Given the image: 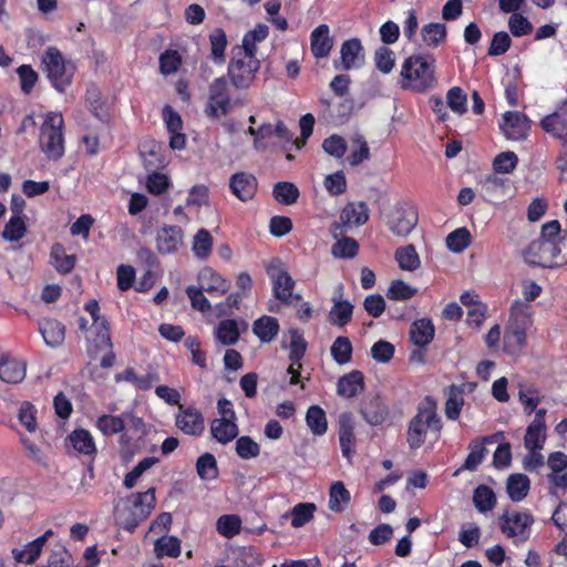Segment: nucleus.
<instances>
[{
  "label": "nucleus",
  "mask_w": 567,
  "mask_h": 567,
  "mask_svg": "<svg viewBox=\"0 0 567 567\" xmlns=\"http://www.w3.org/2000/svg\"><path fill=\"white\" fill-rule=\"evenodd\" d=\"M182 64V58L177 51L167 50L159 56V70L164 75L174 74Z\"/></svg>",
  "instance_id": "obj_64"
},
{
  "label": "nucleus",
  "mask_w": 567,
  "mask_h": 567,
  "mask_svg": "<svg viewBox=\"0 0 567 567\" xmlns=\"http://www.w3.org/2000/svg\"><path fill=\"white\" fill-rule=\"evenodd\" d=\"M343 287L339 285L333 293V306L329 312V321L338 327L346 326L352 318L353 306L350 301L342 299Z\"/></svg>",
  "instance_id": "obj_20"
},
{
  "label": "nucleus",
  "mask_w": 567,
  "mask_h": 567,
  "mask_svg": "<svg viewBox=\"0 0 567 567\" xmlns=\"http://www.w3.org/2000/svg\"><path fill=\"white\" fill-rule=\"evenodd\" d=\"M306 423L313 435L321 436L328 430L326 412L319 405H311L307 410Z\"/></svg>",
  "instance_id": "obj_41"
},
{
  "label": "nucleus",
  "mask_w": 567,
  "mask_h": 567,
  "mask_svg": "<svg viewBox=\"0 0 567 567\" xmlns=\"http://www.w3.org/2000/svg\"><path fill=\"white\" fill-rule=\"evenodd\" d=\"M502 435H503L502 433H496L491 436H485L483 439H476V440L472 441L468 445L470 453L465 460L463 467L468 471L476 470L477 466L484 460L485 454L487 452L484 444L495 442Z\"/></svg>",
  "instance_id": "obj_28"
},
{
  "label": "nucleus",
  "mask_w": 567,
  "mask_h": 567,
  "mask_svg": "<svg viewBox=\"0 0 567 567\" xmlns=\"http://www.w3.org/2000/svg\"><path fill=\"white\" fill-rule=\"evenodd\" d=\"M464 405L463 390L456 385H452L449 390L447 400L445 402V415L449 420H457Z\"/></svg>",
  "instance_id": "obj_49"
},
{
  "label": "nucleus",
  "mask_w": 567,
  "mask_h": 567,
  "mask_svg": "<svg viewBox=\"0 0 567 567\" xmlns=\"http://www.w3.org/2000/svg\"><path fill=\"white\" fill-rule=\"evenodd\" d=\"M374 63L380 72L390 73L395 65L394 52L388 47H380L374 52Z\"/></svg>",
  "instance_id": "obj_61"
},
{
  "label": "nucleus",
  "mask_w": 567,
  "mask_h": 567,
  "mask_svg": "<svg viewBox=\"0 0 567 567\" xmlns=\"http://www.w3.org/2000/svg\"><path fill=\"white\" fill-rule=\"evenodd\" d=\"M197 280L198 287L214 297L225 295L231 285L228 279L224 278L210 267L202 268L198 272Z\"/></svg>",
  "instance_id": "obj_17"
},
{
  "label": "nucleus",
  "mask_w": 567,
  "mask_h": 567,
  "mask_svg": "<svg viewBox=\"0 0 567 567\" xmlns=\"http://www.w3.org/2000/svg\"><path fill=\"white\" fill-rule=\"evenodd\" d=\"M196 471L198 476L204 481H212L218 476V467L216 458L210 453L199 456L196 462Z\"/></svg>",
  "instance_id": "obj_55"
},
{
  "label": "nucleus",
  "mask_w": 567,
  "mask_h": 567,
  "mask_svg": "<svg viewBox=\"0 0 567 567\" xmlns=\"http://www.w3.org/2000/svg\"><path fill=\"white\" fill-rule=\"evenodd\" d=\"M558 234V220H550L542 226L540 237L529 244L525 251V259L533 265L542 267H557L555 259V236Z\"/></svg>",
  "instance_id": "obj_6"
},
{
  "label": "nucleus",
  "mask_w": 567,
  "mask_h": 567,
  "mask_svg": "<svg viewBox=\"0 0 567 567\" xmlns=\"http://www.w3.org/2000/svg\"><path fill=\"white\" fill-rule=\"evenodd\" d=\"M268 34L269 29L266 24H257L244 35L241 47L237 49L236 53L256 58L257 45L265 41Z\"/></svg>",
  "instance_id": "obj_30"
},
{
  "label": "nucleus",
  "mask_w": 567,
  "mask_h": 567,
  "mask_svg": "<svg viewBox=\"0 0 567 567\" xmlns=\"http://www.w3.org/2000/svg\"><path fill=\"white\" fill-rule=\"evenodd\" d=\"M214 334L216 340L223 346H233L240 337L238 322L234 319L221 320L216 327Z\"/></svg>",
  "instance_id": "obj_37"
},
{
  "label": "nucleus",
  "mask_w": 567,
  "mask_h": 567,
  "mask_svg": "<svg viewBox=\"0 0 567 567\" xmlns=\"http://www.w3.org/2000/svg\"><path fill=\"white\" fill-rule=\"evenodd\" d=\"M254 334L264 343L276 339L279 332V322L270 316H261L252 323Z\"/></svg>",
  "instance_id": "obj_33"
},
{
  "label": "nucleus",
  "mask_w": 567,
  "mask_h": 567,
  "mask_svg": "<svg viewBox=\"0 0 567 567\" xmlns=\"http://www.w3.org/2000/svg\"><path fill=\"white\" fill-rule=\"evenodd\" d=\"M473 502L480 512L485 513L495 506L496 497L488 486L481 485L474 491Z\"/></svg>",
  "instance_id": "obj_58"
},
{
  "label": "nucleus",
  "mask_w": 567,
  "mask_h": 567,
  "mask_svg": "<svg viewBox=\"0 0 567 567\" xmlns=\"http://www.w3.org/2000/svg\"><path fill=\"white\" fill-rule=\"evenodd\" d=\"M50 258L53 267L61 274H69L74 268L76 260L75 256L68 255L64 247L60 244L52 246Z\"/></svg>",
  "instance_id": "obj_42"
},
{
  "label": "nucleus",
  "mask_w": 567,
  "mask_h": 567,
  "mask_svg": "<svg viewBox=\"0 0 567 567\" xmlns=\"http://www.w3.org/2000/svg\"><path fill=\"white\" fill-rule=\"evenodd\" d=\"M395 260L402 270L414 271L421 266L420 257L413 245L400 247L395 251Z\"/></svg>",
  "instance_id": "obj_46"
},
{
  "label": "nucleus",
  "mask_w": 567,
  "mask_h": 567,
  "mask_svg": "<svg viewBox=\"0 0 567 567\" xmlns=\"http://www.w3.org/2000/svg\"><path fill=\"white\" fill-rule=\"evenodd\" d=\"M238 425L235 419L217 417L210 424L213 437L221 444L231 442L238 435Z\"/></svg>",
  "instance_id": "obj_29"
},
{
  "label": "nucleus",
  "mask_w": 567,
  "mask_h": 567,
  "mask_svg": "<svg viewBox=\"0 0 567 567\" xmlns=\"http://www.w3.org/2000/svg\"><path fill=\"white\" fill-rule=\"evenodd\" d=\"M546 440V425L542 424L539 419L533 420L528 425L524 439L527 450H543Z\"/></svg>",
  "instance_id": "obj_39"
},
{
  "label": "nucleus",
  "mask_w": 567,
  "mask_h": 567,
  "mask_svg": "<svg viewBox=\"0 0 567 567\" xmlns=\"http://www.w3.org/2000/svg\"><path fill=\"white\" fill-rule=\"evenodd\" d=\"M530 305L515 300L511 307V316L504 334V351L515 354L526 346L527 331L533 323Z\"/></svg>",
  "instance_id": "obj_3"
},
{
  "label": "nucleus",
  "mask_w": 567,
  "mask_h": 567,
  "mask_svg": "<svg viewBox=\"0 0 567 567\" xmlns=\"http://www.w3.org/2000/svg\"><path fill=\"white\" fill-rule=\"evenodd\" d=\"M155 501V488L121 499L115 507L116 524L128 532H134L138 524L150 516Z\"/></svg>",
  "instance_id": "obj_2"
},
{
  "label": "nucleus",
  "mask_w": 567,
  "mask_h": 567,
  "mask_svg": "<svg viewBox=\"0 0 567 567\" xmlns=\"http://www.w3.org/2000/svg\"><path fill=\"white\" fill-rule=\"evenodd\" d=\"M363 388L364 377L362 372L354 370L339 379L337 393L340 396L350 399L361 393Z\"/></svg>",
  "instance_id": "obj_31"
},
{
  "label": "nucleus",
  "mask_w": 567,
  "mask_h": 567,
  "mask_svg": "<svg viewBox=\"0 0 567 567\" xmlns=\"http://www.w3.org/2000/svg\"><path fill=\"white\" fill-rule=\"evenodd\" d=\"M162 118L169 135V147L174 151L184 150L186 135L183 133L182 116L171 105H165L162 110Z\"/></svg>",
  "instance_id": "obj_16"
},
{
  "label": "nucleus",
  "mask_w": 567,
  "mask_h": 567,
  "mask_svg": "<svg viewBox=\"0 0 567 567\" xmlns=\"http://www.w3.org/2000/svg\"><path fill=\"white\" fill-rule=\"evenodd\" d=\"M96 426L104 435L117 434L124 429V419L116 415H102L97 419Z\"/></svg>",
  "instance_id": "obj_62"
},
{
  "label": "nucleus",
  "mask_w": 567,
  "mask_h": 567,
  "mask_svg": "<svg viewBox=\"0 0 567 567\" xmlns=\"http://www.w3.org/2000/svg\"><path fill=\"white\" fill-rule=\"evenodd\" d=\"M388 229L396 237H406L419 221L416 209L409 202H398L384 214Z\"/></svg>",
  "instance_id": "obj_8"
},
{
  "label": "nucleus",
  "mask_w": 567,
  "mask_h": 567,
  "mask_svg": "<svg viewBox=\"0 0 567 567\" xmlns=\"http://www.w3.org/2000/svg\"><path fill=\"white\" fill-rule=\"evenodd\" d=\"M354 429L355 423L353 416L350 413H342L339 416V443L342 455L350 460L354 454Z\"/></svg>",
  "instance_id": "obj_19"
},
{
  "label": "nucleus",
  "mask_w": 567,
  "mask_h": 567,
  "mask_svg": "<svg viewBox=\"0 0 567 567\" xmlns=\"http://www.w3.org/2000/svg\"><path fill=\"white\" fill-rule=\"evenodd\" d=\"M447 107L457 115L467 111V96L460 86L451 87L446 93Z\"/></svg>",
  "instance_id": "obj_56"
},
{
  "label": "nucleus",
  "mask_w": 567,
  "mask_h": 567,
  "mask_svg": "<svg viewBox=\"0 0 567 567\" xmlns=\"http://www.w3.org/2000/svg\"><path fill=\"white\" fill-rule=\"evenodd\" d=\"M336 243L331 247V254L334 258L350 259L357 256L359 245L355 239L350 237L338 236Z\"/></svg>",
  "instance_id": "obj_48"
},
{
  "label": "nucleus",
  "mask_w": 567,
  "mask_h": 567,
  "mask_svg": "<svg viewBox=\"0 0 567 567\" xmlns=\"http://www.w3.org/2000/svg\"><path fill=\"white\" fill-rule=\"evenodd\" d=\"M539 125L551 138L567 145V104H563L554 112L545 115Z\"/></svg>",
  "instance_id": "obj_15"
},
{
  "label": "nucleus",
  "mask_w": 567,
  "mask_h": 567,
  "mask_svg": "<svg viewBox=\"0 0 567 567\" xmlns=\"http://www.w3.org/2000/svg\"><path fill=\"white\" fill-rule=\"evenodd\" d=\"M184 233L181 227L177 226H164L157 231L156 245L157 249L162 254H172L183 243Z\"/></svg>",
  "instance_id": "obj_22"
},
{
  "label": "nucleus",
  "mask_w": 567,
  "mask_h": 567,
  "mask_svg": "<svg viewBox=\"0 0 567 567\" xmlns=\"http://www.w3.org/2000/svg\"><path fill=\"white\" fill-rule=\"evenodd\" d=\"M445 243L451 251L458 254L471 245L472 236L467 228L461 227L450 233Z\"/></svg>",
  "instance_id": "obj_51"
},
{
  "label": "nucleus",
  "mask_w": 567,
  "mask_h": 567,
  "mask_svg": "<svg viewBox=\"0 0 567 567\" xmlns=\"http://www.w3.org/2000/svg\"><path fill=\"white\" fill-rule=\"evenodd\" d=\"M316 505L312 503H299L292 509L286 513L284 518H291V526L295 528L302 527L313 517Z\"/></svg>",
  "instance_id": "obj_45"
},
{
  "label": "nucleus",
  "mask_w": 567,
  "mask_h": 567,
  "mask_svg": "<svg viewBox=\"0 0 567 567\" xmlns=\"http://www.w3.org/2000/svg\"><path fill=\"white\" fill-rule=\"evenodd\" d=\"M154 553L157 558H176L181 555V540L175 536L162 535L154 543Z\"/></svg>",
  "instance_id": "obj_44"
},
{
  "label": "nucleus",
  "mask_w": 567,
  "mask_h": 567,
  "mask_svg": "<svg viewBox=\"0 0 567 567\" xmlns=\"http://www.w3.org/2000/svg\"><path fill=\"white\" fill-rule=\"evenodd\" d=\"M25 377V363L0 353V379L7 383H19Z\"/></svg>",
  "instance_id": "obj_24"
},
{
  "label": "nucleus",
  "mask_w": 567,
  "mask_h": 567,
  "mask_svg": "<svg viewBox=\"0 0 567 567\" xmlns=\"http://www.w3.org/2000/svg\"><path fill=\"white\" fill-rule=\"evenodd\" d=\"M259 69L260 61L257 58L235 52L228 65V76L237 89H247L252 84Z\"/></svg>",
  "instance_id": "obj_10"
},
{
  "label": "nucleus",
  "mask_w": 567,
  "mask_h": 567,
  "mask_svg": "<svg viewBox=\"0 0 567 567\" xmlns=\"http://www.w3.org/2000/svg\"><path fill=\"white\" fill-rule=\"evenodd\" d=\"M342 69L351 70L359 68L364 60L361 41L357 38L344 41L340 49Z\"/></svg>",
  "instance_id": "obj_23"
},
{
  "label": "nucleus",
  "mask_w": 567,
  "mask_h": 567,
  "mask_svg": "<svg viewBox=\"0 0 567 567\" xmlns=\"http://www.w3.org/2000/svg\"><path fill=\"white\" fill-rule=\"evenodd\" d=\"M351 495L340 481L331 484L329 489V508L332 512L340 513L350 503Z\"/></svg>",
  "instance_id": "obj_40"
},
{
  "label": "nucleus",
  "mask_w": 567,
  "mask_h": 567,
  "mask_svg": "<svg viewBox=\"0 0 567 567\" xmlns=\"http://www.w3.org/2000/svg\"><path fill=\"white\" fill-rule=\"evenodd\" d=\"M370 157L368 143L361 135L352 140V151L348 157L350 165L357 166Z\"/></svg>",
  "instance_id": "obj_63"
},
{
  "label": "nucleus",
  "mask_w": 567,
  "mask_h": 567,
  "mask_svg": "<svg viewBox=\"0 0 567 567\" xmlns=\"http://www.w3.org/2000/svg\"><path fill=\"white\" fill-rule=\"evenodd\" d=\"M506 489L514 502L523 501L529 491V478L524 474H513L507 480Z\"/></svg>",
  "instance_id": "obj_43"
},
{
  "label": "nucleus",
  "mask_w": 567,
  "mask_h": 567,
  "mask_svg": "<svg viewBox=\"0 0 567 567\" xmlns=\"http://www.w3.org/2000/svg\"><path fill=\"white\" fill-rule=\"evenodd\" d=\"M217 532L225 538H233L241 530V519L237 515H223L216 522Z\"/></svg>",
  "instance_id": "obj_54"
},
{
  "label": "nucleus",
  "mask_w": 567,
  "mask_h": 567,
  "mask_svg": "<svg viewBox=\"0 0 567 567\" xmlns=\"http://www.w3.org/2000/svg\"><path fill=\"white\" fill-rule=\"evenodd\" d=\"M333 360L342 365L351 361L352 358V344L348 337H338L330 349Z\"/></svg>",
  "instance_id": "obj_52"
},
{
  "label": "nucleus",
  "mask_w": 567,
  "mask_h": 567,
  "mask_svg": "<svg viewBox=\"0 0 567 567\" xmlns=\"http://www.w3.org/2000/svg\"><path fill=\"white\" fill-rule=\"evenodd\" d=\"M209 43L212 58L215 62L223 63L225 61V50L228 44L225 31L220 28L213 30L209 34Z\"/></svg>",
  "instance_id": "obj_53"
},
{
  "label": "nucleus",
  "mask_w": 567,
  "mask_h": 567,
  "mask_svg": "<svg viewBox=\"0 0 567 567\" xmlns=\"http://www.w3.org/2000/svg\"><path fill=\"white\" fill-rule=\"evenodd\" d=\"M92 331L95 333V338L91 339V337L87 336V339L92 341L97 349L110 350L112 342L109 321L103 316L96 317L92 319Z\"/></svg>",
  "instance_id": "obj_35"
},
{
  "label": "nucleus",
  "mask_w": 567,
  "mask_h": 567,
  "mask_svg": "<svg viewBox=\"0 0 567 567\" xmlns=\"http://www.w3.org/2000/svg\"><path fill=\"white\" fill-rule=\"evenodd\" d=\"M481 185L491 202L504 198L509 189V181L495 174L484 177Z\"/></svg>",
  "instance_id": "obj_34"
},
{
  "label": "nucleus",
  "mask_w": 567,
  "mask_h": 567,
  "mask_svg": "<svg viewBox=\"0 0 567 567\" xmlns=\"http://www.w3.org/2000/svg\"><path fill=\"white\" fill-rule=\"evenodd\" d=\"M52 535L53 532L48 529L43 535L28 543L22 549H13L14 559L19 563L32 564L40 556L43 546Z\"/></svg>",
  "instance_id": "obj_26"
},
{
  "label": "nucleus",
  "mask_w": 567,
  "mask_h": 567,
  "mask_svg": "<svg viewBox=\"0 0 567 567\" xmlns=\"http://www.w3.org/2000/svg\"><path fill=\"white\" fill-rule=\"evenodd\" d=\"M229 187L238 199L246 202L255 196L257 181L254 175L240 172L231 176Z\"/></svg>",
  "instance_id": "obj_21"
},
{
  "label": "nucleus",
  "mask_w": 567,
  "mask_h": 567,
  "mask_svg": "<svg viewBox=\"0 0 567 567\" xmlns=\"http://www.w3.org/2000/svg\"><path fill=\"white\" fill-rule=\"evenodd\" d=\"M39 331L47 346L51 348H58L64 342L65 327L55 319H41L39 321Z\"/></svg>",
  "instance_id": "obj_25"
},
{
  "label": "nucleus",
  "mask_w": 567,
  "mask_h": 567,
  "mask_svg": "<svg viewBox=\"0 0 567 567\" xmlns=\"http://www.w3.org/2000/svg\"><path fill=\"white\" fill-rule=\"evenodd\" d=\"M229 86L225 78L215 79L208 89V99L204 109L207 117L219 120L233 110Z\"/></svg>",
  "instance_id": "obj_9"
},
{
  "label": "nucleus",
  "mask_w": 567,
  "mask_h": 567,
  "mask_svg": "<svg viewBox=\"0 0 567 567\" xmlns=\"http://www.w3.org/2000/svg\"><path fill=\"white\" fill-rule=\"evenodd\" d=\"M267 272L272 282V292L275 297L285 303H290L295 281L286 268L279 262H271L267 267Z\"/></svg>",
  "instance_id": "obj_14"
},
{
  "label": "nucleus",
  "mask_w": 567,
  "mask_h": 567,
  "mask_svg": "<svg viewBox=\"0 0 567 567\" xmlns=\"http://www.w3.org/2000/svg\"><path fill=\"white\" fill-rule=\"evenodd\" d=\"M446 38V28L443 23H429L422 29V39L427 47H437Z\"/></svg>",
  "instance_id": "obj_57"
},
{
  "label": "nucleus",
  "mask_w": 567,
  "mask_h": 567,
  "mask_svg": "<svg viewBox=\"0 0 567 567\" xmlns=\"http://www.w3.org/2000/svg\"><path fill=\"white\" fill-rule=\"evenodd\" d=\"M534 519L527 512L506 513L501 518V529L515 543L525 542L530 534Z\"/></svg>",
  "instance_id": "obj_12"
},
{
  "label": "nucleus",
  "mask_w": 567,
  "mask_h": 567,
  "mask_svg": "<svg viewBox=\"0 0 567 567\" xmlns=\"http://www.w3.org/2000/svg\"><path fill=\"white\" fill-rule=\"evenodd\" d=\"M176 426L187 435L199 436L205 430L204 416L196 409L179 406L176 414Z\"/></svg>",
  "instance_id": "obj_18"
},
{
  "label": "nucleus",
  "mask_w": 567,
  "mask_h": 567,
  "mask_svg": "<svg viewBox=\"0 0 567 567\" xmlns=\"http://www.w3.org/2000/svg\"><path fill=\"white\" fill-rule=\"evenodd\" d=\"M441 420L436 413L435 405L432 402H426L419 408L415 416L410 421L406 440L409 446L413 450L421 447L426 439L429 432L435 434L441 431Z\"/></svg>",
  "instance_id": "obj_7"
},
{
  "label": "nucleus",
  "mask_w": 567,
  "mask_h": 567,
  "mask_svg": "<svg viewBox=\"0 0 567 567\" xmlns=\"http://www.w3.org/2000/svg\"><path fill=\"white\" fill-rule=\"evenodd\" d=\"M68 443L74 451L85 456H93L97 452L92 434L84 429L71 432L68 436Z\"/></svg>",
  "instance_id": "obj_32"
},
{
  "label": "nucleus",
  "mask_w": 567,
  "mask_h": 567,
  "mask_svg": "<svg viewBox=\"0 0 567 567\" xmlns=\"http://www.w3.org/2000/svg\"><path fill=\"white\" fill-rule=\"evenodd\" d=\"M274 197L280 204L291 205L298 199L299 190L292 183L280 182L274 187Z\"/></svg>",
  "instance_id": "obj_59"
},
{
  "label": "nucleus",
  "mask_w": 567,
  "mask_h": 567,
  "mask_svg": "<svg viewBox=\"0 0 567 567\" xmlns=\"http://www.w3.org/2000/svg\"><path fill=\"white\" fill-rule=\"evenodd\" d=\"M235 450L243 460L256 458L260 454V445L247 435L237 439Z\"/></svg>",
  "instance_id": "obj_60"
},
{
  "label": "nucleus",
  "mask_w": 567,
  "mask_h": 567,
  "mask_svg": "<svg viewBox=\"0 0 567 567\" xmlns=\"http://www.w3.org/2000/svg\"><path fill=\"white\" fill-rule=\"evenodd\" d=\"M213 236L210 233L200 228L193 237L192 251L194 256L199 260H206L213 251Z\"/></svg>",
  "instance_id": "obj_38"
},
{
  "label": "nucleus",
  "mask_w": 567,
  "mask_h": 567,
  "mask_svg": "<svg viewBox=\"0 0 567 567\" xmlns=\"http://www.w3.org/2000/svg\"><path fill=\"white\" fill-rule=\"evenodd\" d=\"M499 130L507 140L523 141L530 131V120L522 112L507 111L502 115Z\"/></svg>",
  "instance_id": "obj_13"
},
{
  "label": "nucleus",
  "mask_w": 567,
  "mask_h": 567,
  "mask_svg": "<svg viewBox=\"0 0 567 567\" xmlns=\"http://www.w3.org/2000/svg\"><path fill=\"white\" fill-rule=\"evenodd\" d=\"M401 86L422 93L436 84L435 59L429 54H414L404 60L401 66Z\"/></svg>",
  "instance_id": "obj_1"
},
{
  "label": "nucleus",
  "mask_w": 567,
  "mask_h": 567,
  "mask_svg": "<svg viewBox=\"0 0 567 567\" xmlns=\"http://www.w3.org/2000/svg\"><path fill=\"white\" fill-rule=\"evenodd\" d=\"M330 29L327 24L318 25L310 35L311 52L316 58H326L332 49Z\"/></svg>",
  "instance_id": "obj_27"
},
{
  "label": "nucleus",
  "mask_w": 567,
  "mask_h": 567,
  "mask_svg": "<svg viewBox=\"0 0 567 567\" xmlns=\"http://www.w3.org/2000/svg\"><path fill=\"white\" fill-rule=\"evenodd\" d=\"M17 419L21 426L29 433H35L38 430V410L30 402H22L17 412Z\"/></svg>",
  "instance_id": "obj_50"
},
{
  "label": "nucleus",
  "mask_w": 567,
  "mask_h": 567,
  "mask_svg": "<svg viewBox=\"0 0 567 567\" xmlns=\"http://www.w3.org/2000/svg\"><path fill=\"white\" fill-rule=\"evenodd\" d=\"M117 381H126L138 390H150L157 377L153 373L137 374L133 369H127L116 377Z\"/></svg>",
  "instance_id": "obj_47"
},
{
  "label": "nucleus",
  "mask_w": 567,
  "mask_h": 567,
  "mask_svg": "<svg viewBox=\"0 0 567 567\" xmlns=\"http://www.w3.org/2000/svg\"><path fill=\"white\" fill-rule=\"evenodd\" d=\"M411 340L414 344L423 347L429 344L434 337V326L430 319L414 321L410 330Z\"/></svg>",
  "instance_id": "obj_36"
},
{
  "label": "nucleus",
  "mask_w": 567,
  "mask_h": 567,
  "mask_svg": "<svg viewBox=\"0 0 567 567\" xmlns=\"http://www.w3.org/2000/svg\"><path fill=\"white\" fill-rule=\"evenodd\" d=\"M41 69L52 86L59 92H64L71 85L75 73L74 62L65 58L55 47H49L44 50L41 58Z\"/></svg>",
  "instance_id": "obj_4"
},
{
  "label": "nucleus",
  "mask_w": 567,
  "mask_h": 567,
  "mask_svg": "<svg viewBox=\"0 0 567 567\" xmlns=\"http://www.w3.org/2000/svg\"><path fill=\"white\" fill-rule=\"evenodd\" d=\"M64 120L59 112H47L40 128V147L48 158L58 161L64 155Z\"/></svg>",
  "instance_id": "obj_5"
},
{
  "label": "nucleus",
  "mask_w": 567,
  "mask_h": 567,
  "mask_svg": "<svg viewBox=\"0 0 567 567\" xmlns=\"http://www.w3.org/2000/svg\"><path fill=\"white\" fill-rule=\"evenodd\" d=\"M369 219V208L365 203H348L340 212L339 221L330 227L333 238L341 236L347 228L364 225Z\"/></svg>",
  "instance_id": "obj_11"
}]
</instances>
